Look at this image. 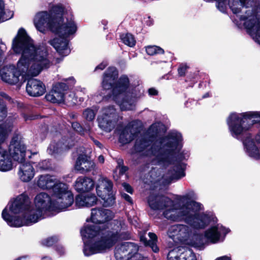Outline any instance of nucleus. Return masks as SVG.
Segmentation results:
<instances>
[{
  "mask_svg": "<svg viewBox=\"0 0 260 260\" xmlns=\"http://www.w3.org/2000/svg\"><path fill=\"white\" fill-rule=\"evenodd\" d=\"M66 83H57L53 87L52 90L45 96L46 100L50 102L61 103L64 100L71 105H75L77 103V98L75 94L72 93L64 98V92L66 91L69 86L74 85L75 80L73 77H70L64 79Z\"/></svg>",
  "mask_w": 260,
  "mask_h": 260,
  "instance_id": "9",
  "label": "nucleus"
},
{
  "mask_svg": "<svg viewBox=\"0 0 260 260\" xmlns=\"http://www.w3.org/2000/svg\"><path fill=\"white\" fill-rule=\"evenodd\" d=\"M10 18L6 16L4 11V3L0 1V22L8 20Z\"/></svg>",
  "mask_w": 260,
  "mask_h": 260,
  "instance_id": "35",
  "label": "nucleus"
},
{
  "mask_svg": "<svg viewBox=\"0 0 260 260\" xmlns=\"http://www.w3.org/2000/svg\"><path fill=\"white\" fill-rule=\"evenodd\" d=\"M122 163H123V161H122V160H121V159H119V160H118V165H119V166H120V165L121 164H122Z\"/></svg>",
  "mask_w": 260,
  "mask_h": 260,
  "instance_id": "52",
  "label": "nucleus"
},
{
  "mask_svg": "<svg viewBox=\"0 0 260 260\" xmlns=\"http://www.w3.org/2000/svg\"><path fill=\"white\" fill-rule=\"evenodd\" d=\"M121 196L122 198H124L125 200H126L129 203H132V200L129 196L125 193H122Z\"/></svg>",
  "mask_w": 260,
  "mask_h": 260,
  "instance_id": "43",
  "label": "nucleus"
},
{
  "mask_svg": "<svg viewBox=\"0 0 260 260\" xmlns=\"http://www.w3.org/2000/svg\"><path fill=\"white\" fill-rule=\"evenodd\" d=\"M122 186H123V188H124V189L127 192L132 193L133 189H132L131 186L129 184L124 183L122 184Z\"/></svg>",
  "mask_w": 260,
  "mask_h": 260,
  "instance_id": "42",
  "label": "nucleus"
},
{
  "mask_svg": "<svg viewBox=\"0 0 260 260\" xmlns=\"http://www.w3.org/2000/svg\"><path fill=\"white\" fill-rule=\"evenodd\" d=\"M26 90L30 96H39L44 93L45 87L41 81L36 79H30L27 81Z\"/></svg>",
  "mask_w": 260,
  "mask_h": 260,
  "instance_id": "18",
  "label": "nucleus"
},
{
  "mask_svg": "<svg viewBox=\"0 0 260 260\" xmlns=\"http://www.w3.org/2000/svg\"><path fill=\"white\" fill-rule=\"evenodd\" d=\"M99 126L103 131L110 132L115 127L116 118L100 116L98 118Z\"/></svg>",
  "mask_w": 260,
  "mask_h": 260,
  "instance_id": "23",
  "label": "nucleus"
},
{
  "mask_svg": "<svg viewBox=\"0 0 260 260\" xmlns=\"http://www.w3.org/2000/svg\"><path fill=\"white\" fill-rule=\"evenodd\" d=\"M148 235L150 239V240L148 241L145 237H144V236H142L140 237L141 241L143 242L145 245L149 246L154 252H158L159 249L156 244V242L157 241L156 235L152 233H149Z\"/></svg>",
  "mask_w": 260,
  "mask_h": 260,
  "instance_id": "25",
  "label": "nucleus"
},
{
  "mask_svg": "<svg viewBox=\"0 0 260 260\" xmlns=\"http://www.w3.org/2000/svg\"><path fill=\"white\" fill-rule=\"evenodd\" d=\"M112 217L109 210L91 209L92 223L86 224L81 230L83 238L91 239L89 242H85L83 252L85 256L104 252L118 240L129 238L123 220H113L108 222Z\"/></svg>",
  "mask_w": 260,
  "mask_h": 260,
  "instance_id": "2",
  "label": "nucleus"
},
{
  "mask_svg": "<svg viewBox=\"0 0 260 260\" xmlns=\"http://www.w3.org/2000/svg\"><path fill=\"white\" fill-rule=\"evenodd\" d=\"M69 148V147L67 145L62 144L61 142L55 143L53 142L50 144L47 151L50 154L53 155Z\"/></svg>",
  "mask_w": 260,
  "mask_h": 260,
  "instance_id": "26",
  "label": "nucleus"
},
{
  "mask_svg": "<svg viewBox=\"0 0 260 260\" xmlns=\"http://www.w3.org/2000/svg\"><path fill=\"white\" fill-rule=\"evenodd\" d=\"M181 252L180 253L181 260H197L196 256L192 250L190 249L181 248Z\"/></svg>",
  "mask_w": 260,
  "mask_h": 260,
  "instance_id": "27",
  "label": "nucleus"
},
{
  "mask_svg": "<svg viewBox=\"0 0 260 260\" xmlns=\"http://www.w3.org/2000/svg\"><path fill=\"white\" fill-rule=\"evenodd\" d=\"M62 183L54 177L49 175H44L39 176L37 181V185L43 189H52V192L57 185Z\"/></svg>",
  "mask_w": 260,
  "mask_h": 260,
  "instance_id": "19",
  "label": "nucleus"
},
{
  "mask_svg": "<svg viewBox=\"0 0 260 260\" xmlns=\"http://www.w3.org/2000/svg\"><path fill=\"white\" fill-rule=\"evenodd\" d=\"M52 207L54 210L61 211L71 206L74 201V196L67 184L62 183L55 186L52 192Z\"/></svg>",
  "mask_w": 260,
  "mask_h": 260,
  "instance_id": "10",
  "label": "nucleus"
},
{
  "mask_svg": "<svg viewBox=\"0 0 260 260\" xmlns=\"http://www.w3.org/2000/svg\"><path fill=\"white\" fill-rule=\"evenodd\" d=\"M217 2V7L219 10L224 12L226 9V0H215Z\"/></svg>",
  "mask_w": 260,
  "mask_h": 260,
  "instance_id": "38",
  "label": "nucleus"
},
{
  "mask_svg": "<svg viewBox=\"0 0 260 260\" xmlns=\"http://www.w3.org/2000/svg\"><path fill=\"white\" fill-rule=\"evenodd\" d=\"M21 258H22V257H19L16 260H21Z\"/></svg>",
  "mask_w": 260,
  "mask_h": 260,
  "instance_id": "55",
  "label": "nucleus"
},
{
  "mask_svg": "<svg viewBox=\"0 0 260 260\" xmlns=\"http://www.w3.org/2000/svg\"><path fill=\"white\" fill-rule=\"evenodd\" d=\"M76 205L79 207H87L86 196L78 195L75 199Z\"/></svg>",
  "mask_w": 260,
  "mask_h": 260,
  "instance_id": "33",
  "label": "nucleus"
},
{
  "mask_svg": "<svg viewBox=\"0 0 260 260\" xmlns=\"http://www.w3.org/2000/svg\"><path fill=\"white\" fill-rule=\"evenodd\" d=\"M215 260H231V258L230 256L224 255L217 257Z\"/></svg>",
  "mask_w": 260,
  "mask_h": 260,
  "instance_id": "46",
  "label": "nucleus"
},
{
  "mask_svg": "<svg viewBox=\"0 0 260 260\" xmlns=\"http://www.w3.org/2000/svg\"><path fill=\"white\" fill-rule=\"evenodd\" d=\"M138 135L137 128L129 124L124 127L121 132L119 141L121 144H126L132 141L138 137Z\"/></svg>",
  "mask_w": 260,
  "mask_h": 260,
  "instance_id": "20",
  "label": "nucleus"
},
{
  "mask_svg": "<svg viewBox=\"0 0 260 260\" xmlns=\"http://www.w3.org/2000/svg\"><path fill=\"white\" fill-rule=\"evenodd\" d=\"M230 232L229 229H226L222 225L217 224L208 229L204 234V237L207 242L216 243L223 241L222 236L224 237Z\"/></svg>",
  "mask_w": 260,
  "mask_h": 260,
  "instance_id": "15",
  "label": "nucleus"
},
{
  "mask_svg": "<svg viewBox=\"0 0 260 260\" xmlns=\"http://www.w3.org/2000/svg\"><path fill=\"white\" fill-rule=\"evenodd\" d=\"M160 125V123L152 124L145 135L136 139L134 149L136 152L145 151V154L150 157L153 165L165 166L172 163L174 154L181 149L182 138L180 133L172 132L168 136L156 140L148 148L157 137Z\"/></svg>",
  "mask_w": 260,
  "mask_h": 260,
  "instance_id": "5",
  "label": "nucleus"
},
{
  "mask_svg": "<svg viewBox=\"0 0 260 260\" xmlns=\"http://www.w3.org/2000/svg\"><path fill=\"white\" fill-rule=\"evenodd\" d=\"M119 167L120 173L122 174H124L127 170V168L124 166H119Z\"/></svg>",
  "mask_w": 260,
  "mask_h": 260,
  "instance_id": "47",
  "label": "nucleus"
},
{
  "mask_svg": "<svg viewBox=\"0 0 260 260\" xmlns=\"http://www.w3.org/2000/svg\"><path fill=\"white\" fill-rule=\"evenodd\" d=\"M34 202L35 208L30 209L29 197L24 193L19 195L3 210V218L11 226L20 227L36 223L47 211L54 210L52 200L46 192L37 194Z\"/></svg>",
  "mask_w": 260,
  "mask_h": 260,
  "instance_id": "4",
  "label": "nucleus"
},
{
  "mask_svg": "<svg viewBox=\"0 0 260 260\" xmlns=\"http://www.w3.org/2000/svg\"><path fill=\"white\" fill-rule=\"evenodd\" d=\"M95 168V164L89 156L85 154L78 156L75 165L76 170L84 174L94 170Z\"/></svg>",
  "mask_w": 260,
  "mask_h": 260,
  "instance_id": "16",
  "label": "nucleus"
},
{
  "mask_svg": "<svg viewBox=\"0 0 260 260\" xmlns=\"http://www.w3.org/2000/svg\"><path fill=\"white\" fill-rule=\"evenodd\" d=\"M106 66H107L106 63L103 62V63H101L100 64H99V66H98L96 67L95 70H98V69H100V70H103L105 68Z\"/></svg>",
  "mask_w": 260,
  "mask_h": 260,
  "instance_id": "45",
  "label": "nucleus"
},
{
  "mask_svg": "<svg viewBox=\"0 0 260 260\" xmlns=\"http://www.w3.org/2000/svg\"><path fill=\"white\" fill-rule=\"evenodd\" d=\"M181 252V249L177 247L169 251L168 254V260H181L180 253Z\"/></svg>",
  "mask_w": 260,
  "mask_h": 260,
  "instance_id": "31",
  "label": "nucleus"
},
{
  "mask_svg": "<svg viewBox=\"0 0 260 260\" xmlns=\"http://www.w3.org/2000/svg\"><path fill=\"white\" fill-rule=\"evenodd\" d=\"M56 241V239L53 237H49L43 240L42 243L46 246H51Z\"/></svg>",
  "mask_w": 260,
  "mask_h": 260,
  "instance_id": "36",
  "label": "nucleus"
},
{
  "mask_svg": "<svg viewBox=\"0 0 260 260\" xmlns=\"http://www.w3.org/2000/svg\"><path fill=\"white\" fill-rule=\"evenodd\" d=\"M120 38L123 43L129 47H133L135 45L136 41L134 37L131 34H125L121 35Z\"/></svg>",
  "mask_w": 260,
  "mask_h": 260,
  "instance_id": "28",
  "label": "nucleus"
},
{
  "mask_svg": "<svg viewBox=\"0 0 260 260\" xmlns=\"http://www.w3.org/2000/svg\"><path fill=\"white\" fill-rule=\"evenodd\" d=\"M12 48L15 53L22 55L16 67L9 65L0 70L2 79L10 84L22 83L52 64L46 45L42 44L35 46L23 28L19 30L13 39Z\"/></svg>",
  "mask_w": 260,
  "mask_h": 260,
  "instance_id": "1",
  "label": "nucleus"
},
{
  "mask_svg": "<svg viewBox=\"0 0 260 260\" xmlns=\"http://www.w3.org/2000/svg\"><path fill=\"white\" fill-rule=\"evenodd\" d=\"M96 112L95 108H87L83 112V117L87 121H92L94 119Z\"/></svg>",
  "mask_w": 260,
  "mask_h": 260,
  "instance_id": "29",
  "label": "nucleus"
},
{
  "mask_svg": "<svg viewBox=\"0 0 260 260\" xmlns=\"http://www.w3.org/2000/svg\"><path fill=\"white\" fill-rule=\"evenodd\" d=\"M6 109L5 105L0 99V121L2 120L6 116Z\"/></svg>",
  "mask_w": 260,
  "mask_h": 260,
  "instance_id": "37",
  "label": "nucleus"
},
{
  "mask_svg": "<svg viewBox=\"0 0 260 260\" xmlns=\"http://www.w3.org/2000/svg\"><path fill=\"white\" fill-rule=\"evenodd\" d=\"M149 94L151 95H155L158 93L157 91L154 88H150L148 90Z\"/></svg>",
  "mask_w": 260,
  "mask_h": 260,
  "instance_id": "44",
  "label": "nucleus"
},
{
  "mask_svg": "<svg viewBox=\"0 0 260 260\" xmlns=\"http://www.w3.org/2000/svg\"><path fill=\"white\" fill-rule=\"evenodd\" d=\"M209 96V94L208 93H207L206 94H205L204 96H203V98H206V97H207Z\"/></svg>",
  "mask_w": 260,
  "mask_h": 260,
  "instance_id": "54",
  "label": "nucleus"
},
{
  "mask_svg": "<svg viewBox=\"0 0 260 260\" xmlns=\"http://www.w3.org/2000/svg\"><path fill=\"white\" fill-rule=\"evenodd\" d=\"M48 162L47 160H44L38 164V167L40 170H46L48 168Z\"/></svg>",
  "mask_w": 260,
  "mask_h": 260,
  "instance_id": "39",
  "label": "nucleus"
},
{
  "mask_svg": "<svg viewBox=\"0 0 260 260\" xmlns=\"http://www.w3.org/2000/svg\"><path fill=\"white\" fill-rule=\"evenodd\" d=\"M36 29L45 33L49 29L55 34L68 36L74 34L77 29L74 17L71 13H64L62 7L53 6L49 11H40L34 18Z\"/></svg>",
  "mask_w": 260,
  "mask_h": 260,
  "instance_id": "6",
  "label": "nucleus"
},
{
  "mask_svg": "<svg viewBox=\"0 0 260 260\" xmlns=\"http://www.w3.org/2000/svg\"><path fill=\"white\" fill-rule=\"evenodd\" d=\"M58 36L49 41V43L55 49L56 52L62 57L67 56L71 52L67 38L73 34L64 36L57 34Z\"/></svg>",
  "mask_w": 260,
  "mask_h": 260,
  "instance_id": "14",
  "label": "nucleus"
},
{
  "mask_svg": "<svg viewBox=\"0 0 260 260\" xmlns=\"http://www.w3.org/2000/svg\"><path fill=\"white\" fill-rule=\"evenodd\" d=\"M71 117L73 118H76L77 117V115L76 114H71Z\"/></svg>",
  "mask_w": 260,
  "mask_h": 260,
  "instance_id": "51",
  "label": "nucleus"
},
{
  "mask_svg": "<svg viewBox=\"0 0 260 260\" xmlns=\"http://www.w3.org/2000/svg\"><path fill=\"white\" fill-rule=\"evenodd\" d=\"M113 184L106 177L100 176L98 180L96 190L98 195L104 200L105 206H110L115 203V198L112 191Z\"/></svg>",
  "mask_w": 260,
  "mask_h": 260,
  "instance_id": "11",
  "label": "nucleus"
},
{
  "mask_svg": "<svg viewBox=\"0 0 260 260\" xmlns=\"http://www.w3.org/2000/svg\"><path fill=\"white\" fill-rule=\"evenodd\" d=\"M31 155H36V156H38V152H33L31 153Z\"/></svg>",
  "mask_w": 260,
  "mask_h": 260,
  "instance_id": "53",
  "label": "nucleus"
},
{
  "mask_svg": "<svg viewBox=\"0 0 260 260\" xmlns=\"http://www.w3.org/2000/svg\"><path fill=\"white\" fill-rule=\"evenodd\" d=\"M9 153L14 160L22 163L25 156L26 147L19 142H12L10 145Z\"/></svg>",
  "mask_w": 260,
  "mask_h": 260,
  "instance_id": "17",
  "label": "nucleus"
},
{
  "mask_svg": "<svg viewBox=\"0 0 260 260\" xmlns=\"http://www.w3.org/2000/svg\"><path fill=\"white\" fill-rule=\"evenodd\" d=\"M187 69V67L186 66H183L180 67L178 70V74L180 76H183L185 75V72Z\"/></svg>",
  "mask_w": 260,
  "mask_h": 260,
  "instance_id": "40",
  "label": "nucleus"
},
{
  "mask_svg": "<svg viewBox=\"0 0 260 260\" xmlns=\"http://www.w3.org/2000/svg\"><path fill=\"white\" fill-rule=\"evenodd\" d=\"M18 175L23 182H28L34 177L35 172L32 166L28 162L20 163Z\"/></svg>",
  "mask_w": 260,
  "mask_h": 260,
  "instance_id": "22",
  "label": "nucleus"
},
{
  "mask_svg": "<svg viewBox=\"0 0 260 260\" xmlns=\"http://www.w3.org/2000/svg\"><path fill=\"white\" fill-rule=\"evenodd\" d=\"M93 142L94 143V144L98 146L99 147V148H101L102 147V144H101V143L100 142H99L97 140H93Z\"/></svg>",
  "mask_w": 260,
  "mask_h": 260,
  "instance_id": "50",
  "label": "nucleus"
},
{
  "mask_svg": "<svg viewBox=\"0 0 260 260\" xmlns=\"http://www.w3.org/2000/svg\"><path fill=\"white\" fill-rule=\"evenodd\" d=\"M98 161L101 164H103L104 162V157L103 155H100L98 157Z\"/></svg>",
  "mask_w": 260,
  "mask_h": 260,
  "instance_id": "48",
  "label": "nucleus"
},
{
  "mask_svg": "<svg viewBox=\"0 0 260 260\" xmlns=\"http://www.w3.org/2000/svg\"><path fill=\"white\" fill-rule=\"evenodd\" d=\"M185 176L184 172L183 170L182 165L177 163L174 166L173 170H171L168 173V177H169V182L173 180H178Z\"/></svg>",
  "mask_w": 260,
  "mask_h": 260,
  "instance_id": "24",
  "label": "nucleus"
},
{
  "mask_svg": "<svg viewBox=\"0 0 260 260\" xmlns=\"http://www.w3.org/2000/svg\"><path fill=\"white\" fill-rule=\"evenodd\" d=\"M138 246L133 242H123L117 245L115 249V257L117 260H128L136 254Z\"/></svg>",
  "mask_w": 260,
  "mask_h": 260,
  "instance_id": "13",
  "label": "nucleus"
},
{
  "mask_svg": "<svg viewBox=\"0 0 260 260\" xmlns=\"http://www.w3.org/2000/svg\"><path fill=\"white\" fill-rule=\"evenodd\" d=\"M94 181L90 178L80 176L77 178L74 187L78 192H87L93 188Z\"/></svg>",
  "mask_w": 260,
  "mask_h": 260,
  "instance_id": "21",
  "label": "nucleus"
},
{
  "mask_svg": "<svg viewBox=\"0 0 260 260\" xmlns=\"http://www.w3.org/2000/svg\"><path fill=\"white\" fill-rule=\"evenodd\" d=\"M193 191H190L178 198L182 206L178 208L170 199L159 196L150 195L148 200L150 207L154 210H165L164 216L174 221H184L192 228L202 229L211 222H215L216 217L211 213L200 212L202 205L190 201L194 197Z\"/></svg>",
  "mask_w": 260,
  "mask_h": 260,
  "instance_id": "3",
  "label": "nucleus"
},
{
  "mask_svg": "<svg viewBox=\"0 0 260 260\" xmlns=\"http://www.w3.org/2000/svg\"><path fill=\"white\" fill-rule=\"evenodd\" d=\"M101 116L116 118V110L113 106L106 107L103 109Z\"/></svg>",
  "mask_w": 260,
  "mask_h": 260,
  "instance_id": "32",
  "label": "nucleus"
},
{
  "mask_svg": "<svg viewBox=\"0 0 260 260\" xmlns=\"http://www.w3.org/2000/svg\"><path fill=\"white\" fill-rule=\"evenodd\" d=\"M72 126L73 128L75 131L79 132H81L82 128H81L80 124L79 123H78L77 122H73L72 124Z\"/></svg>",
  "mask_w": 260,
  "mask_h": 260,
  "instance_id": "41",
  "label": "nucleus"
},
{
  "mask_svg": "<svg viewBox=\"0 0 260 260\" xmlns=\"http://www.w3.org/2000/svg\"><path fill=\"white\" fill-rule=\"evenodd\" d=\"M87 207L93 206L96 204L97 199L95 195L92 194H88L86 195Z\"/></svg>",
  "mask_w": 260,
  "mask_h": 260,
  "instance_id": "34",
  "label": "nucleus"
},
{
  "mask_svg": "<svg viewBox=\"0 0 260 260\" xmlns=\"http://www.w3.org/2000/svg\"><path fill=\"white\" fill-rule=\"evenodd\" d=\"M1 95L5 99H8V100H10L11 99L9 98V96L5 93L4 92H1Z\"/></svg>",
  "mask_w": 260,
  "mask_h": 260,
  "instance_id": "49",
  "label": "nucleus"
},
{
  "mask_svg": "<svg viewBox=\"0 0 260 260\" xmlns=\"http://www.w3.org/2000/svg\"><path fill=\"white\" fill-rule=\"evenodd\" d=\"M117 76L116 68H109L104 76L103 88L105 90L112 88L110 97L117 103L122 110H133L141 94H138L136 89H131L128 86V79L126 76L121 77L115 83Z\"/></svg>",
  "mask_w": 260,
  "mask_h": 260,
  "instance_id": "7",
  "label": "nucleus"
},
{
  "mask_svg": "<svg viewBox=\"0 0 260 260\" xmlns=\"http://www.w3.org/2000/svg\"><path fill=\"white\" fill-rule=\"evenodd\" d=\"M146 53L149 55H154L158 54H163L164 50L157 46H148L146 47Z\"/></svg>",
  "mask_w": 260,
  "mask_h": 260,
  "instance_id": "30",
  "label": "nucleus"
},
{
  "mask_svg": "<svg viewBox=\"0 0 260 260\" xmlns=\"http://www.w3.org/2000/svg\"><path fill=\"white\" fill-rule=\"evenodd\" d=\"M240 20L243 22L248 33L260 45V19L249 10L241 16Z\"/></svg>",
  "mask_w": 260,
  "mask_h": 260,
  "instance_id": "12",
  "label": "nucleus"
},
{
  "mask_svg": "<svg viewBox=\"0 0 260 260\" xmlns=\"http://www.w3.org/2000/svg\"><path fill=\"white\" fill-rule=\"evenodd\" d=\"M168 235L175 242L177 241L194 247L200 246L204 242L201 240V236L193 235L191 229L184 224H176L171 226Z\"/></svg>",
  "mask_w": 260,
  "mask_h": 260,
  "instance_id": "8",
  "label": "nucleus"
}]
</instances>
